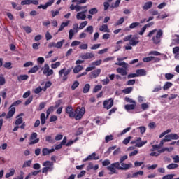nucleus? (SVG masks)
Returning a JSON list of instances; mask_svg holds the SVG:
<instances>
[{
	"instance_id": "1",
	"label": "nucleus",
	"mask_w": 179,
	"mask_h": 179,
	"mask_svg": "<svg viewBox=\"0 0 179 179\" xmlns=\"http://www.w3.org/2000/svg\"><path fill=\"white\" fill-rule=\"evenodd\" d=\"M147 37L152 38L154 44H159L162 41V37H163V30L155 29L148 34Z\"/></svg>"
},
{
	"instance_id": "2",
	"label": "nucleus",
	"mask_w": 179,
	"mask_h": 179,
	"mask_svg": "<svg viewBox=\"0 0 179 179\" xmlns=\"http://www.w3.org/2000/svg\"><path fill=\"white\" fill-rule=\"evenodd\" d=\"M124 41H129V45L135 47L139 44V38L138 36H132V35H128L124 38Z\"/></svg>"
},
{
	"instance_id": "3",
	"label": "nucleus",
	"mask_w": 179,
	"mask_h": 179,
	"mask_svg": "<svg viewBox=\"0 0 179 179\" xmlns=\"http://www.w3.org/2000/svg\"><path fill=\"white\" fill-rule=\"evenodd\" d=\"M44 168L42 169L43 174H47L48 171L54 170V163L52 162L46 161L43 164Z\"/></svg>"
},
{
	"instance_id": "4",
	"label": "nucleus",
	"mask_w": 179,
	"mask_h": 179,
	"mask_svg": "<svg viewBox=\"0 0 179 179\" xmlns=\"http://www.w3.org/2000/svg\"><path fill=\"white\" fill-rule=\"evenodd\" d=\"M71 69H66V68H64L62 69H61L59 71V78H62V80L64 82L68 80V76L69 73H71Z\"/></svg>"
},
{
	"instance_id": "5",
	"label": "nucleus",
	"mask_w": 179,
	"mask_h": 179,
	"mask_svg": "<svg viewBox=\"0 0 179 179\" xmlns=\"http://www.w3.org/2000/svg\"><path fill=\"white\" fill-rule=\"evenodd\" d=\"M74 113L76 114L75 119L76 120V121L82 120V117H83V115H85V107H78Z\"/></svg>"
},
{
	"instance_id": "6",
	"label": "nucleus",
	"mask_w": 179,
	"mask_h": 179,
	"mask_svg": "<svg viewBox=\"0 0 179 179\" xmlns=\"http://www.w3.org/2000/svg\"><path fill=\"white\" fill-rule=\"evenodd\" d=\"M173 150H174V148L173 147H165L163 148L162 149H161L159 151H157V152H152L150 155L152 156V157H157L159 156V155H160V153H164V152H168L169 153H170V152H173Z\"/></svg>"
},
{
	"instance_id": "7",
	"label": "nucleus",
	"mask_w": 179,
	"mask_h": 179,
	"mask_svg": "<svg viewBox=\"0 0 179 179\" xmlns=\"http://www.w3.org/2000/svg\"><path fill=\"white\" fill-rule=\"evenodd\" d=\"M126 158H122L120 159V163H121V166H120V162H118V170H129V169H132V164L129 163V164H125V163H122V162H124V160H126Z\"/></svg>"
},
{
	"instance_id": "8",
	"label": "nucleus",
	"mask_w": 179,
	"mask_h": 179,
	"mask_svg": "<svg viewBox=\"0 0 179 179\" xmlns=\"http://www.w3.org/2000/svg\"><path fill=\"white\" fill-rule=\"evenodd\" d=\"M43 75H46L47 76H51V75L54 74V70L50 69V66L48 64H44L42 68Z\"/></svg>"
},
{
	"instance_id": "9",
	"label": "nucleus",
	"mask_w": 179,
	"mask_h": 179,
	"mask_svg": "<svg viewBox=\"0 0 179 179\" xmlns=\"http://www.w3.org/2000/svg\"><path fill=\"white\" fill-rule=\"evenodd\" d=\"M117 169L118 170V162L113 163L110 166H107V170L110 171V174H118Z\"/></svg>"
},
{
	"instance_id": "10",
	"label": "nucleus",
	"mask_w": 179,
	"mask_h": 179,
	"mask_svg": "<svg viewBox=\"0 0 179 179\" xmlns=\"http://www.w3.org/2000/svg\"><path fill=\"white\" fill-rule=\"evenodd\" d=\"M113 106H114V100L111 98L103 101V107L106 110H110Z\"/></svg>"
},
{
	"instance_id": "11",
	"label": "nucleus",
	"mask_w": 179,
	"mask_h": 179,
	"mask_svg": "<svg viewBox=\"0 0 179 179\" xmlns=\"http://www.w3.org/2000/svg\"><path fill=\"white\" fill-rule=\"evenodd\" d=\"M29 141V145H36V143H38V142H40V138H37V133H33L31 135Z\"/></svg>"
},
{
	"instance_id": "12",
	"label": "nucleus",
	"mask_w": 179,
	"mask_h": 179,
	"mask_svg": "<svg viewBox=\"0 0 179 179\" xmlns=\"http://www.w3.org/2000/svg\"><path fill=\"white\" fill-rule=\"evenodd\" d=\"M165 142H167V140H166V138H164L160 141L159 145H153L152 152H158L160 148H163V145H164Z\"/></svg>"
},
{
	"instance_id": "13",
	"label": "nucleus",
	"mask_w": 179,
	"mask_h": 179,
	"mask_svg": "<svg viewBox=\"0 0 179 179\" xmlns=\"http://www.w3.org/2000/svg\"><path fill=\"white\" fill-rule=\"evenodd\" d=\"M165 139L167 142H170L171 141H176L177 139H179V136L177 134H170L165 136Z\"/></svg>"
},
{
	"instance_id": "14",
	"label": "nucleus",
	"mask_w": 179,
	"mask_h": 179,
	"mask_svg": "<svg viewBox=\"0 0 179 179\" xmlns=\"http://www.w3.org/2000/svg\"><path fill=\"white\" fill-rule=\"evenodd\" d=\"M66 113L69 115L70 118H75L76 113L73 111V108L71 106H69L66 108Z\"/></svg>"
},
{
	"instance_id": "15",
	"label": "nucleus",
	"mask_w": 179,
	"mask_h": 179,
	"mask_svg": "<svg viewBox=\"0 0 179 179\" xmlns=\"http://www.w3.org/2000/svg\"><path fill=\"white\" fill-rule=\"evenodd\" d=\"M15 113H16V108L10 106L9 110L6 115V120H9V118H12L13 115H15Z\"/></svg>"
},
{
	"instance_id": "16",
	"label": "nucleus",
	"mask_w": 179,
	"mask_h": 179,
	"mask_svg": "<svg viewBox=\"0 0 179 179\" xmlns=\"http://www.w3.org/2000/svg\"><path fill=\"white\" fill-rule=\"evenodd\" d=\"M100 73H101V69H97L90 73V78L91 79H94L95 78H97Z\"/></svg>"
},
{
	"instance_id": "17",
	"label": "nucleus",
	"mask_w": 179,
	"mask_h": 179,
	"mask_svg": "<svg viewBox=\"0 0 179 179\" xmlns=\"http://www.w3.org/2000/svg\"><path fill=\"white\" fill-rule=\"evenodd\" d=\"M86 12H87V10H85L83 12L78 13L76 15V19L78 20H85L86 19Z\"/></svg>"
},
{
	"instance_id": "18",
	"label": "nucleus",
	"mask_w": 179,
	"mask_h": 179,
	"mask_svg": "<svg viewBox=\"0 0 179 179\" xmlns=\"http://www.w3.org/2000/svg\"><path fill=\"white\" fill-rule=\"evenodd\" d=\"M54 1L55 0H49L45 5H40L38 6V9H47L48 6H51L52 3H54Z\"/></svg>"
},
{
	"instance_id": "19",
	"label": "nucleus",
	"mask_w": 179,
	"mask_h": 179,
	"mask_svg": "<svg viewBox=\"0 0 179 179\" xmlns=\"http://www.w3.org/2000/svg\"><path fill=\"white\" fill-rule=\"evenodd\" d=\"M139 24H141V23L139 22H133L129 25V27H126L124 29V31H131V30H132L133 29H136V27H138Z\"/></svg>"
},
{
	"instance_id": "20",
	"label": "nucleus",
	"mask_w": 179,
	"mask_h": 179,
	"mask_svg": "<svg viewBox=\"0 0 179 179\" xmlns=\"http://www.w3.org/2000/svg\"><path fill=\"white\" fill-rule=\"evenodd\" d=\"M82 59H92V58H94V54L92 52H87L84 55L81 56Z\"/></svg>"
},
{
	"instance_id": "21",
	"label": "nucleus",
	"mask_w": 179,
	"mask_h": 179,
	"mask_svg": "<svg viewBox=\"0 0 179 179\" xmlns=\"http://www.w3.org/2000/svg\"><path fill=\"white\" fill-rule=\"evenodd\" d=\"M99 31H103V33H110V29H108L107 24H102L99 28Z\"/></svg>"
},
{
	"instance_id": "22",
	"label": "nucleus",
	"mask_w": 179,
	"mask_h": 179,
	"mask_svg": "<svg viewBox=\"0 0 179 179\" xmlns=\"http://www.w3.org/2000/svg\"><path fill=\"white\" fill-rule=\"evenodd\" d=\"M52 152H54V148H52V149L43 148L42 150L43 156H48V155L52 153Z\"/></svg>"
},
{
	"instance_id": "23",
	"label": "nucleus",
	"mask_w": 179,
	"mask_h": 179,
	"mask_svg": "<svg viewBox=\"0 0 179 179\" xmlns=\"http://www.w3.org/2000/svg\"><path fill=\"white\" fill-rule=\"evenodd\" d=\"M153 6V3L152 1L146 2L144 6H143V10H149L150 8Z\"/></svg>"
},
{
	"instance_id": "24",
	"label": "nucleus",
	"mask_w": 179,
	"mask_h": 179,
	"mask_svg": "<svg viewBox=\"0 0 179 179\" xmlns=\"http://www.w3.org/2000/svg\"><path fill=\"white\" fill-rule=\"evenodd\" d=\"M137 77L138 76H146V71L145 69H138L136 71Z\"/></svg>"
},
{
	"instance_id": "25",
	"label": "nucleus",
	"mask_w": 179,
	"mask_h": 179,
	"mask_svg": "<svg viewBox=\"0 0 179 179\" xmlns=\"http://www.w3.org/2000/svg\"><path fill=\"white\" fill-rule=\"evenodd\" d=\"M136 107V103H132V104H127L125 105L124 108L127 110V111H129V110H135V108Z\"/></svg>"
},
{
	"instance_id": "26",
	"label": "nucleus",
	"mask_w": 179,
	"mask_h": 179,
	"mask_svg": "<svg viewBox=\"0 0 179 179\" xmlns=\"http://www.w3.org/2000/svg\"><path fill=\"white\" fill-rule=\"evenodd\" d=\"M21 115H23V113L20 114L16 118L15 125H20V124L23 123V117H20Z\"/></svg>"
},
{
	"instance_id": "27",
	"label": "nucleus",
	"mask_w": 179,
	"mask_h": 179,
	"mask_svg": "<svg viewBox=\"0 0 179 179\" xmlns=\"http://www.w3.org/2000/svg\"><path fill=\"white\" fill-rule=\"evenodd\" d=\"M117 72L118 73H120V75H122V76H125L127 75V70L124 69L123 68H117Z\"/></svg>"
},
{
	"instance_id": "28",
	"label": "nucleus",
	"mask_w": 179,
	"mask_h": 179,
	"mask_svg": "<svg viewBox=\"0 0 179 179\" xmlns=\"http://www.w3.org/2000/svg\"><path fill=\"white\" fill-rule=\"evenodd\" d=\"M173 86V83L171 82H166L162 87L164 90H169L170 87Z\"/></svg>"
},
{
	"instance_id": "29",
	"label": "nucleus",
	"mask_w": 179,
	"mask_h": 179,
	"mask_svg": "<svg viewBox=\"0 0 179 179\" xmlns=\"http://www.w3.org/2000/svg\"><path fill=\"white\" fill-rule=\"evenodd\" d=\"M82 69H83V66H82L80 65H77L73 69V73H79V72H80V71H82Z\"/></svg>"
},
{
	"instance_id": "30",
	"label": "nucleus",
	"mask_w": 179,
	"mask_h": 179,
	"mask_svg": "<svg viewBox=\"0 0 179 179\" xmlns=\"http://www.w3.org/2000/svg\"><path fill=\"white\" fill-rule=\"evenodd\" d=\"M15 169L12 168L10 169V172L7 173L5 176L6 178H9V177H12L15 176Z\"/></svg>"
},
{
	"instance_id": "31",
	"label": "nucleus",
	"mask_w": 179,
	"mask_h": 179,
	"mask_svg": "<svg viewBox=\"0 0 179 179\" xmlns=\"http://www.w3.org/2000/svg\"><path fill=\"white\" fill-rule=\"evenodd\" d=\"M84 31L85 33H89V34H93V31H94V29L93 28V26H88Z\"/></svg>"
},
{
	"instance_id": "32",
	"label": "nucleus",
	"mask_w": 179,
	"mask_h": 179,
	"mask_svg": "<svg viewBox=\"0 0 179 179\" xmlns=\"http://www.w3.org/2000/svg\"><path fill=\"white\" fill-rule=\"evenodd\" d=\"M29 79V76L27 75H20L17 77V80L22 82V80H27Z\"/></svg>"
},
{
	"instance_id": "33",
	"label": "nucleus",
	"mask_w": 179,
	"mask_h": 179,
	"mask_svg": "<svg viewBox=\"0 0 179 179\" xmlns=\"http://www.w3.org/2000/svg\"><path fill=\"white\" fill-rule=\"evenodd\" d=\"M64 44H65V39L58 41L56 43V48H58V49L62 48V46L64 45Z\"/></svg>"
},
{
	"instance_id": "34",
	"label": "nucleus",
	"mask_w": 179,
	"mask_h": 179,
	"mask_svg": "<svg viewBox=\"0 0 179 179\" xmlns=\"http://www.w3.org/2000/svg\"><path fill=\"white\" fill-rule=\"evenodd\" d=\"M75 33H76V31H75L73 29H71L69 31V40H72V38H73V36H75Z\"/></svg>"
},
{
	"instance_id": "35",
	"label": "nucleus",
	"mask_w": 179,
	"mask_h": 179,
	"mask_svg": "<svg viewBox=\"0 0 179 179\" xmlns=\"http://www.w3.org/2000/svg\"><path fill=\"white\" fill-rule=\"evenodd\" d=\"M164 76L166 80H171V79L174 78V74L171 73H165Z\"/></svg>"
},
{
	"instance_id": "36",
	"label": "nucleus",
	"mask_w": 179,
	"mask_h": 179,
	"mask_svg": "<svg viewBox=\"0 0 179 179\" xmlns=\"http://www.w3.org/2000/svg\"><path fill=\"white\" fill-rule=\"evenodd\" d=\"M178 167V164H171L166 166V169H168V170H174L175 169H177Z\"/></svg>"
},
{
	"instance_id": "37",
	"label": "nucleus",
	"mask_w": 179,
	"mask_h": 179,
	"mask_svg": "<svg viewBox=\"0 0 179 179\" xmlns=\"http://www.w3.org/2000/svg\"><path fill=\"white\" fill-rule=\"evenodd\" d=\"M90 90V84H85L84 87H83V93L86 94V93H89Z\"/></svg>"
},
{
	"instance_id": "38",
	"label": "nucleus",
	"mask_w": 179,
	"mask_h": 179,
	"mask_svg": "<svg viewBox=\"0 0 179 179\" xmlns=\"http://www.w3.org/2000/svg\"><path fill=\"white\" fill-rule=\"evenodd\" d=\"M47 120V117H45V113H42L41 114V122L42 125H44L45 124V120Z\"/></svg>"
},
{
	"instance_id": "39",
	"label": "nucleus",
	"mask_w": 179,
	"mask_h": 179,
	"mask_svg": "<svg viewBox=\"0 0 179 179\" xmlns=\"http://www.w3.org/2000/svg\"><path fill=\"white\" fill-rule=\"evenodd\" d=\"M11 5L13 9H16V10H22V6H17V3L13 1L11 2Z\"/></svg>"
},
{
	"instance_id": "40",
	"label": "nucleus",
	"mask_w": 179,
	"mask_h": 179,
	"mask_svg": "<svg viewBox=\"0 0 179 179\" xmlns=\"http://www.w3.org/2000/svg\"><path fill=\"white\" fill-rule=\"evenodd\" d=\"M101 89H103V85H96L93 89V93H97V92H100Z\"/></svg>"
},
{
	"instance_id": "41",
	"label": "nucleus",
	"mask_w": 179,
	"mask_h": 179,
	"mask_svg": "<svg viewBox=\"0 0 179 179\" xmlns=\"http://www.w3.org/2000/svg\"><path fill=\"white\" fill-rule=\"evenodd\" d=\"M132 90H134V88H132V87H128L125 88L124 90H123L122 92L125 94H129V93H131V92H132Z\"/></svg>"
},
{
	"instance_id": "42",
	"label": "nucleus",
	"mask_w": 179,
	"mask_h": 179,
	"mask_svg": "<svg viewBox=\"0 0 179 179\" xmlns=\"http://www.w3.org/2000/svg\"><path fill=\"white\" fill-rule=\"evenodd\" d=\"M59 66H61L60 62H56L55 63L51 64L52 69H57V68H59Z\"/></svg>"
},
{
	"instance_id": "43",
	"label": "nucleus",
	"mask_w": 179,
	"mask_h": 179,
	"mask_svg": "<svg viewBox=\"0 0 179 179\" xmlns=\"http://www.w3.org/2000/svg\"><path fill=\"white\" fill-rule=\"evenodd\" d=\"M54 110H55V107L54 106H50L46 111V115H47V118H48L50 114H51V113H52L54 111Z\"/></svg>"
},
{
	"instance_id": "44",
	"label": "nucleus",
	"mask_w": 179,
	"mask_h": 179,
	"mask_svg": "<svg viewBox=\"0 0 179 179\" xmlns=\"http://www.w3.org/2000/svg\"><path fill=\"white\" fill-rule=\"evenodd\" d=\"M115 65H118L119 66H123V68H128V64L125 62H119L115 63Z\"/></svg>"
},
{
	"instance_id": "45",
	"label": "nucleus",
	"mask_w": 179,
	"mask_h": 179,
	"mask_svg": "<svg viewBox=\"0 0 179 179\" xmlns=\"http://www.w3.org/2000/svg\"><path fill=\"white\" fill-rule=\"evenodd\" d=\"M37 71H38V66H34V67H32L29 71V73H36V72H37Z\"/></svg>"
},
{
	"instance_id": "46",
	"label": "nucleus",
	"mask_w": 179,
	"mask_h": 179,
	"mask_svg": "<svg viewBox=\"0 0 179 179\" xmlns=\"http://www.w3.org/2000/svg\"><path fill=\"white\" fill-rule=\"evenodd\" d=\"M114 139V136L113 135H108L105 137V142L106 143H108L110 141H113Z\"/></svg>"
},
{
	"instance_id": "47",
	"label": "nucleus",
	"mask_w": 179,
	"mask_h": 179,
	"mask_svg": "<svg viewBox=\"0 0 179 179\" xmlns=\"http://www.w3.org/2000/svg\"><path fill=\"white\" fill-rule=\"evenodd\" d=\"M148 55H155V57H159V55H162V53L159 52L158 51L153 50V51H150L148 53Z\"/></svg>"
},
{
	"instance_id": "48",
	"label": "nucleus",
	"mask_w": 179,
	"mask_h": 179,
	"mask_svg": "<svg viewBox=\"0 0 179 179\" xmlns=\"http://www.w3.org/2000/svg\"><path fill=\"white\" fill-rule=\"evenodd\" d=\"M87 8V6H80L78 4L76 5V12H80L82 9H86Z\"/></svg>"
},
{
	"instance_id": "49",
	"label": "nucleus",
	"mask_w": 179,
	"mask_h": 179,
	"mask_svg": "<svg viewBox=\"0 0 179 179\" xmlns=\"http://www.w3.org/2000/svg\"><path fill=\"white\" fill-rule=\"evenodd\" d=\"M139 176H143V171H138V172H135L133 173V177H134V178H138Z\"/></svg>"
},
{
	"instance_id": "50",
	"label": "nucleus",
	"mask_w": 179,
	"mask_h": 179,
	"mask_svg": "<svg viewBox=\"0 0 179 179\" xmlns=\"http://www.w3.org/2000/svg\"><path fill=\"white\" fill-rule=\"evenodd\" d=\"M87 26V21H84L80 24L79 26V30H82L83 29H85Z\"/></svg>"
},
{
	"instance_id": "51",
	"label": "nucleus",
	"mask_w": 179,
	"mask_h": 179,
	"mask_svg": "<svg viewBox=\"0 0 179 179\" xmlns=\"http://www.w3.org/2000/svg\"><path fill=\"white\" fill-rule=\"evenodd\" d=\"M59 10H61V8L59 10H52V17H55V16H58V15H59Z\"/></svg>"
},
{
	"instance_id": "52",
	"label": "nucleus",
	"mask_w": 179,
	"mask_h": 179,
	"mask_svg": "<svg viewBox=\"0 0 179 179\" xmlns=\"http://www.w3.org/2000/svg\"><path fill=\"white\" fill-rule=\"evenodd\" d=\"M176 177V174H168L162 177V179H173Z\"/></svg>"
},
{
	"instance_id": "53",
	"label": "nucleus",
	"mask_w": 179,
	"mask_h": 179,
	"mask_svg": "<svg viewBox=\"0 0 179 179\" xmlns=\"http://www.w3.org/2000/svg\"><path fill=\"white\" fill-rule=\"evenodd\" d=\"M149 108V103H144L141 104V109L143 111L148 110Z\"/></svg>"
},
{
	"instance_id": "54",
	"label": "nucleus",
	"mask_w": 179,
	"mask_h": 179,
	"mask_svg": "<svg viewBox=\"0 0 179 179\" xmlns=\"http://www.w3.org/2000/svg\"><path fill=\"white\" fill-rule=\"evenodd\" d=\"M125 101H127V103H130V104H136V102L135 101V100H134L129 97H126Z\"/></svg>"
},
{
	"instance_id": "55",
	"label": "nucleus",
	"mask_w": 179,
	"mask_h": 179,
	"mask_svg": "<svg viewBox=\"0 0 179 179\" xmlns=\"http://www.w3.org/2000/svg\"><path fill=\"white\" fill-rule=\"evenodd\" d=\"M21 5L24 6V5H31V0H24L21 1Z\"/></svg>"
},
{
	"instance_id": "56",
	"label": "nucleus",
	"mask_w": 179,
	"mask_h": 179,
	"mask_svg": "<svg viewBox=\"0 0 179 179\" xmlns=\"http://www.w3.org/2000/svg\"><path fill=\"white\" fill-rule=\"evenodd\" d=\"M154 57L153 56L145 57L143 59V62H150V61H153Z\"/></svg>"
},
{
	"instance_id": "57",
	"label": "nucleus",
	"mask_w": 179,
	"mask_h": 179,
	"mask_svg": "<svg viewBox=\"0 0 179 179\" xmlns=\"http://www.w3.org/2000/svg\"><path fill=\"white\" fill-rule=\"evenodd\" d=\"M97 12H99V10H97V8H92L89 10V14L90 15H96V13H97Z\"/></svg>"
},
{
	"instance_id": "58",
	"label": "nucleus",
	"mask_w": 179,
	"mask_h": 179,
	"mask_svg": "<svg viewBox=\"0 0 179 179\" xmlns=\"http://www.w3.org/2000/svg\"><path fill=\"white\" fill-rule=\"evenodd\" d=\"M146 143H148L147 141H145L141 143H137L136 144V148H142V146H143V145H146Z\"/></svg>"
},
{
	"instance_id": "59",
	"label": "nucleus",
	"mask_w": 179,
	"mask_h": 179,
	"mask_svg": "<svg viewBox=\"0 0 179 179\" xmlns=\"http://www.w3.org/2000/svg\"><path fill=\"white\" fill-rule=\"evenodd\" d=\"M125 22V19L124 17H121L115 24V26H120V24H122Z\"/></svg>"
},
{
	"instance_id": "60",
	"label": "nucleus",
	"mask_w": 179,
	"mask_h": 179,
	"mask_svg": "<svg viewBox=\"0 0 179 179\" xmlns=\"http://www.w3.org/2000/svg\"><path fill=\"white\" fill-rule=\"evenodd\" d=\"M148 128H150V129H155V128H156V122H151L148 124Z\"/></svg>"
},
{
	"instance_id": "61",
	"label": "nucleus",
	"mask_w": 179,
	"mask_h": 179,
	"mask_svg": "<svg viewBox=\"0 0 179 179\" xmlns=\"http://www.w3.org/2000/svg\"><path fill=\"white\" fill-rule=\"evenodd\" d=\"M33 50H38L40 48V43H35L32 44Z\"/></svg>"
},
{
	"instance_id": "62",
	"label": "nucleus",
	"mask_w": 179,
	"mask_h": 179,
	"mask_svg": "<svg viewBox=\"0 0 179 179\" xmlns=\"http://www.w3.org/2000/svg\"><path fill=\"white\" fill-rule=\"evenodd\" d=\"M24 30L26 31V33H31L33 30L31 29V27L27 26V27H23Z\"/></svg>"
},
{
	"instance_id": "63",
	"label": "nucleus",
	"mask_w": 179,
	"mask_h": 179,
	"mask_svg": "<svg viewBox=\"0 0 179 179\" xmlns=\"http://www.w3.org/2000/svg\"><path fill=\"white\" fill-rule=\"evenodd\" d=\"M80 43L79 41H73L71 44V47H76V45H80Z\"/></svg>"
},
{
	"instance_id": "64",
	"label": "nucleus",
	"mask_w": 179,
	"mask_h": 179,
	"mask_svg": "<svg viewBox=\"0 0 179 179\" xmlns=\"http://www.w3.org/2000/svg\"><path fill=\"white\" fill-rule=\"evenodd\" d=\"M179 36H176V38L173 40L172 45L174 44L175 45H177V44L179 43Z\"/></svg>"
}]
</instances>
